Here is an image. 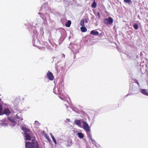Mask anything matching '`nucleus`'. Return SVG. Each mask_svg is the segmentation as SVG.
<instances>
[{"label":"nucleus","instance_id":"nucleus-11","mask_svg":"<svg viewBox=\"0 0 148 148\" xmlns=\"http://www.w3.org/2000/svg\"><path fill=\"white\" fill-rule=\"evenodd\" d=\"M25 137L26 140H30L31 139V137L27 133H25Z\"/></svg>","mask_w":148,"mask_h":148},{"label":"nucleus","instance_id":"nucleus-28","mask_svg":"<svg viewBox=\"0 0 148 148\" xmlns=\"http://www.w3.org/2000/svg\"><path fill=\"white\" fill-rule=\"evenodd\" d=\"M1 100V99L0 98V101Z\"/></svg>","mask_w":148,"mask_h":148},{"label":"nucleus","instance_id":"nucleus-3","mask_svg":"<svg viewBox=\"0 0 148 148\" xmlns=\"http://www.w3.org/2000/svg\"><path fill=\"white\" fill-rule=\"evenodd\" d=\"M8 119L10 121L11 123H10V125L12 127L15 126L17 124L14 118L11 116L10 117H8Z\"/></svg>","mask_w":148,"mask_h":148},{"label":"nucleus","instance_id":"nucleus-19","mask_svg":"<svg viewBox=\"0 0 148 148\" xmlns=\"http://www.w3.org/2000/svg\"><path fill=\"white\" fill-rule=\"evenodd\" d=\"M124 2L125 3H128L129 4H131L132 3L131 0H124Z\"/></svg>","mask_w":148,"mask_h":148},{"label":"nucleus","instance_id":"nucleus-6","mask_svg":"<svg viewBox=\"0 0 148 148\" xmlns=\"http://www.w3.org/2000/svg\"><path fill=\"white\" fill-rule=\"evenodd\" d=\"M31 142L33 148H38V144L35 139H33Z\"/></svg>","mask_w":148,"mask_h":148},{"label":"nucleus","instance_id":"nucleus-23","mask_svg":"<svg viewBox=\"0 0 148 148\" xmlns=\"http://www.w3.org/2000/svg\"><path fill=\"white\" fill-rule=\"evenodd\" d=\"M1 123H6L7 122V120L6 119H3L1 121Z\"/></svg>","mask_w":148,"mask_h":148},{"label":"nucleus","instance_id":"nucleus-22","mask_svg":"<svg viewBox=\"0 0 148 148\" xmlns=\"http://www.w3.org/2000/svg\"><path fill=\"white\" fill-rule=\"evenodd\" d=\"M16 118H17V119H18L20 121H21L23 120V119L22 118V117L21 116H19L17 114L16 115Z\"/></svg>","mask_w":148,"mask_h":148},{"label":"nucleus","instance_id":"nucleus-20","mask_svg":"<svg viewBox=\"0 0 148 148\" xmlns=\"http://www.w3.org/2000/svg\"><path fill=\"white\" fill-rule=\"evenodd\" d=\"M0 125L5 127L7 126L8 125V124L6 123H0Z\"/></svg>","mask_w":148,"mask_h":148},{"label":"nucleus","instance_id":"nucleus-13","mask_svg":"<svg viewBox=\"0 0 148 148\" xmlns=\"http://www.w3.org/2000/svg\"><path fill=\"white\" fill-rule=\"evenodd\" d=\"M97 3L95 0H94L93 3L91 5V7L93 8H95L97 7Z\"/></svg>","mask_w":148,"mask_h":148},{"label":"nucleus","instance_id":"nucleus-12","mask_svg":"<svg viewBox=\"0 0 148 148\" xmlns=\"http://www.w3.org/2000/svg\"><path fill=\"white\" fill-rule=\"evenodd\" d=\"M21 129L23 131L25 132H29L30 131L29 130V129L24 127H22L21 128Z\"/></svg>","mask_w":148,"mask_h":148},{"label":"nucleus","instance_id":"nucleus-14","mask_svg":"<svg viewBox=\"0 0 148 148\" xmlns=\"http://www.w3.org/2000/svg\"><path fill=\"white\" fill-rule=\"evenodd\" d=\"M80 29L81 31L83 32H85L87 31V28L84 26H82L80 28Z\"/></svg>","mask_w":148,"mask_h":148},{"label":"nucleus","instance_id":"nucleus-9","mask_svg":"<svg viewBox=\"0 0 148 148\" xmlns=\"http://www.w3.org/2000/svg\"><path fill=\"white\" fill-rule=\"evenodd\" d=\"M90 34L94 36H97L99 34V32L98 31H95V30H93L90 32Z\"/></svg>","mask_w":148,"mask_h":148},{"label":"nucleus","instance_id":"nucleus-7","mask_svg":"<svg viewBox=\"0 0 148 148\" xmlns=\"http://www.w3.org/2000/svg\"><path fill=\"white\" fill-rule=\"evenodd\" d=\"M25 147L26 148H33L32 142L27 141L25 142Z\"/></svg>","mask_w":148,"mask_h":148},{"label":"nucleus","instance_id":"nucleus-18","mask_svg":"<svg viewBox=\"0 0 148 148\" xmlns=\"http://www.w3.org/2000/svg\"><path fill=\"white\" fill-rule=\"evenodd\" d=\"M50 136H51V137L53 141L54 142V143L56 144L57 143L56 142V141L53 135H52V133H50Z\"/></svg>","mask_w":148,"mask_h":148},{"label":"nucleus","instance_id":"nucleus-15","mask_svg":"<svg viewBox=\"0 0 148 148\" xmlns=\"http://www.w3.org/2000/svg\"><path fill=\"white\" fill-rule=\"evenodd\" d=\"M71 24V22L69 20L66 23L65 26L66 27H70Z\"/></svg>","mask_w":148,"mask_h":148},{"label":"nucleus","instance_id":"nucleus-17","mask_svg":"<svg viewBox=\"0 0 148 148\" xmlns=\"http://www.w3.org/2000/svg\"><path fill=\"white\" fill-rule=\"evenodd\" d=\"M77 135L78 137L80 138H82L84 137V135L81 132H79L77 133Z\"/></svg>","mask_w":148,"mask_h":148},{"label":"nucleus","instance_id":"nucleus-8","mask_svg":"<svg viewBox=\"0 0 148 148\" xmlns=\"http://www.w3.org/2000/svg\"><path fill=\"white\" fill-rule=\"evenodd\" d=\"M141 92L143 94L148 96V91L147 89H142L141 90Z\"/></svg>","mask_w":148,"mask_h":148},{"label":"nucleus","instance_id":"nucleus-4","mask_svg":"<svg viewBox=\"0 0 148 148\" xmlns=\"http://www.w3.org/2000/svg\"><path fill=\"white\" fill-rule=\"evenodd\" d=\"M113 22V19L111 17H110L108 18H105L104 20V23L107 25H110Z\"/></svg>","mask_w":148,"mask_h":148},{"label":"nucleus","instance_id":"nucleus-10","mask_svg":"<svg viewBox=\"0 0 148 148\" xmlns=\"http://www.w3.org/2000/svg\"><path fill=\"white\" fill-rule=\"evenodd\" d=\"M74 123L75 124L78 125L79 126H81V122L79 120L76 119L74 121Z\"/></svg>","mask_w":148,"mask_h":148},{"label":"nucleus","instance_id":"nucleus-26","mask_svg":"<svg viewBox=\"0 0 148 148\" xmlns=\"http://www.w3.org/2000/svg\"><path fill=\"white\" fill-rule=\"evenodd\" d=\"M72 143H70V144H68V145H67V146H70V145H72Z\"/></svg>","mask_w":148,"mask_h":148},{"label":"nucleus","instance_id":"nucleus-5","mask_svg":"<svg viewBox=\"0 0 148 148\" xmlns=\"http://www.w3.org/2000/svg\"><path fill=\"white\" fill-rule=\"evenodd\" d=\"M46 75L50 80L53 81L54 79V76L52 73L49 71L47 72Z\"/></svg>","mask_w":148,"mask_h":148},{"label":"nucleus","instance_id":"nucleus-25","mask_svg":"<svg viewBox=\"0 0 148 148\" xmlns=\"http://www.w3.org/2000/svg\"><path fill=\"white\" fill-rule=\"evenodd\" d=\"M84 20V21H85V22L86 23H87L88 22V21L86 19H85Z\"/></svg>","mask_w":148,"mask_h":148},{"label":"nucleus","instance_id":"nucleus-21","mask_svg":"<svg viewBox=\"0 0 148 148\" xmlns=\"http://www.w3.org/2000/svg\"><path fill=\"white\" fill-rule=\"evenodd\" d=\"M133 26L135 29L137 30L138 29V26L137 24L136 23H135L134 24V25H133Z\"/></svg>","mask_w":148,"mask_h":148},{"label":"nucleus","instance_id":"nucleus-27","mask_svg":"<svg viewBox=\"0 0 148 148\" xmlns=\"http://www.w3.org/2000/svg\"><path fill=\"white\" fill-rule=\"evenodd\" d=\"M47 139L48 140H49V137L48 136H47Z\"/></svg>","mask_w":148,"mask_h":148},{"label":"nucleus","instance_id":"nucleus-2","mask_svg":"<svg viewBox=\"0 0 148 148\" xmlns=\"http://www.w3.org/2000/svg\"><path fill=\"white\" fill-rule=\"evenodd\" d=\"M83 124V128L86 132H89L90 131V128L86 122L83 121L82 122Z\"/></svg>","mask_w":148,"mask_h":148},{"label":"nucleus","instance_id":"nucleus-1","mask_svg":"<svg viewBox=\"0 0 148 148\" xmlns=\"http://www.w3.org/2000/svg\"><path fill=\"white\" fill-rule=\"evenodd\" d=\"M10 111L9 109L6 108L4 109L2 112V108L1 105L0 104V115L3 114H5L7 116H8L10 114Z\"/></svg>","mask_w":148,"mask_h":148},{"label":"nucleus","instance_id":"nucleus-16","mask_svg":"<svg viewBox=\"0 0 148 148\" xmlns=\"http://www.w3.org/2000/svg\"><path fill=\"white\" fill-rule=\"evenodd\" d=\"M80 25L82 26H84V20L83 19H82L80 21L79 23Z\"/></svg>","mask_w":148,"mask_h":148},{"label":"nucleus","instance_id":"nucleus-24","mask_svg":"<svg viewBox=\"0 0 148 148\" xmlns=\"http://www.w3.org/2000/svg\"><path fill=\"white\" fill-rule=\"evenodd\" d=\"M97 15L98 16L99 19H100V13L99 12H97Z\"/></svg>","mask_w":148,"mask_h":148}]
</instances>
